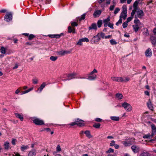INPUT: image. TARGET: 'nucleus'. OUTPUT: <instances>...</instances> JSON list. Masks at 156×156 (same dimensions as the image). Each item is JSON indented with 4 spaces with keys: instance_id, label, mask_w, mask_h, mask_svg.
<instances>
[{
    "instance_id": "f257e3e1",
    "label": "nucleus",
    "mask_w": 156,
    "mask_h": 156,
    "mask_svg": "<svg viewBox=\"0 0 156 156\" xmlns=\"http://www.w3.org/2000/svg\"><path fill=\"white\" fill-rule=\"evenodd\" d=\"M122 8V11L120 14V18L121 19L123 18V19L125 20L126 19L127 16V7L126 6L123 5Z\"/></svg>"
},
{
    "instance_id": "f03ea898",
    "label": "nucleus",
    "mask_w": 156,
    "mask_h": 156,
    "mask_svg": "<svg viewBox=\"0 0 156 156\" xmlns=\"http://www.w3.org/2000/svg\"><path fill=\"white\" fill-rule=\"evenodd\" d=\"M139 2L138 0H136L133 4V9L132 10L131 13V16H134L136 12L138 10V7H137V5Z\"/></svg>"
},
{
    "instance_id": "7ed1b4c3",
    "label": "nucleus",
    "mask_w": 156,
    "mask_h": 156,
    "mask_svg": "<svg viewBox=\"0 0 156 156\" xmlns=\"http://www.w3.org/2000/svg\"><path fill=\"white\" fill-rule=\"evenodd\" d=\"M97 70L94 69L90 73L87 79L89 80H93L95 79L97 76L96 75L93 74L97 73Z\"/></svg>"
},
{
    "instance_id": "20e7f679",
    "label": "nucleus",
    "mask_w": 156,
    "mask_h": 156,
    "mask_svg": "<svg viewBox=\"0 0 156 156\" xmlns=\"http://www.w3.org/2000/svg\"><path fill=\"white\" fill-rule=\"evenodd\" d=\"M122 106L128 112H130L132 110L131 105L127 102H124L122 104Z\"/></svg>"
},
{
    "instance_id": "39448f33",
    "label": "nucleus",
    "mask_w": 156,
    "mask_h": 156,
    "mask_svg": "<svg viewBox=\"0 0 156 156\" xmlns=\"http://www.w3.org/2000/svg\"><path fill=\"white\" fill-rule=\"evenodd\" d=\"M77 74L76 73H71L68 74L67 75V77L68 80H70L71 79L75 78H85V77H77Z\"/></svg>"
},
{
    "instance_id": "423d86ee",
    "label": "nucleus",
    "mask_w": 156,
    "mask_h": 156,
    "mask_svg": "<svg viewBox=\"0 0 156 156\" xmlns=\"http://www.w3.org/2000/svg\"><path fill=\"white\" fill-rule=\"evenodd\" d=\"M101 40V38L97 34V35L94 36L91 40V42L92 43L96 44Z\"/></svg>"
},
{
    "instance_id": "0eeeda50",
    "label": "nucleus",
    "mask_w": 156,
    "mask_h": 156,
    "mask_svg": "<svg viewBox=\"0 0 156 156\" xmlns=\"http://www.w3.org/2000/svg\"><path fill=\"white\" fill-rule=\"evenodd\" d=\"M145 55L147 57H151L152 55V51L150 48H148L145 51Z\"/></svg>"
},
{
    "instance_id": "6e6552de",
    "label": "nucleus",
    "mask_w": 156,
    "mask_h": 156,
    "mask_svg": "<svg viewBox=\"0 0 156 156\" xmlns=\"http://www.w3.org/2000/svg\"><path fill=\"white\" fill-rule=\"evenodd\" d=\"M122 143L124 146L127 147L131 145L132 144L133 142L131 141L130 139H128L126 140L122 141Z\"/></svg>"
},
{
    "instance_id": "1a4fd4ad",
    "label": "nucleus",
    "mask_w": 156,
    "mask_h": 156,
    "mask_svg": "<svg viewBox=\"0 0 156 156\" xmlns=\"http://www.w3.org/2000/svg\"><path fill=\"white\" fill-rule=\"evenodd\" d=\"M12 15L10 13H8L6 14L4 17L5 20L7 21H9L12 20Z\"/></svg>"
},
{
    "instance_id": "9d476101",
    "label": "nucleus",
    "mask_w": 156,
    "mask_h": 156,
    "mask_svg": "<svg viewBox=\"0 0 156 156\" xmlns=\"http://www.w3.org/2000/svg\"><path fill=\"white\" fill-rule=\"evenodd\" d=\"M34 122L37 125H42L44 124V122L42 120L38 119H36L33 120Z\"/></svg>"
},
{
    "instance_id": "9b49d317",
    "label": "nucleus",
    "mask_w": 156,
    "mask_h": 156,
    "mask_svg": "<svg viewBox=\"0 0 156 156\" xmlns=\"http://www.w3.org/2000/svg\"><path fill=\"white\" fill-rule=\"evenodd\" d=\"M151 126V136H153L156 133V127L154 124H152Z\"/></svg>"
},
{
    "instance_id": "f8f14e48",
    "label": "nucleus",
    "mask_w": 156,
    "mask_h": 156,
    "mask_svg": "<svg viewBox=\"0 0 156 156\" xmlns=\"http://www.w3.org/2000/svg\"><path fill=\"white\" fill-rule=\"evenodd\" d=\"M75 122H77V125L80 126H83L84 125V121L78 119L75 120Z\"/></svg>"
},
{
    "instance_id": "ddd939ff",
    "label": "nucleus",
    "mask_w": 156,
    "mask_h": 156,
    "mask_svg": "<svg viewBox=\"0 0 156 156\" xmlns=\"http://www.w3.org/2000/svg\"><path fill=\"white\" fill-rule=\"evenodd\" d=\"M46 85V83L45 82H43L42 83L40 87L38 88L37 91L38 92V91H39V92L40 93L42 91L43 88L45 87Z\"/></svg>"
},
{
    "instance_id": "4468645a",
    "label": "nucleus",
    "mask_w": 156,
    "mask_h": 156,
    "mask_svg": "<svg viewBox=\"0 0 156 156\" xmlns=\"http://www.w3.org/2000/svg\"><path fill=\"white\" fill-rule=\"evenodd\" d=\"M136 12H137V16L139 18H141L144 15L143 12L142 10H139L138 11L137 10Z\"/></svg>"
},
{
    "instance_id": "2eb2a0df",
    "label": "nucleus",
    "mask_w": 156,
    "mask_h": 156,
    "mask_svg": "<svg viewBox=\"0 0 156 156\" xmlns=\"http://www.w3.org/2000/svg\"><path fill=\"white\" fill-rule=\"evenodd\" d=\"M101 10H98L95 11L93 14V16L94 17H98L101 14Z\"/></svg>"
},
{
    "instance_id": "dca6fc26",
    "label": "nucleus",
    "mask_w": 156,
    "mask_h": 156,
    "mask_svg": "<svg viewBox=\"0 0 156 156\" xmlns=\"http://www.w3.org/2000/svg\"><path fill=\"white\" fill-rule=\"evenodd\" d=\"M147 104V106L151 110H153V107L150 99L148 100Z\"/></svg>"
},
{
    "instance_id": "f3484780",
    "label": "nucleus",
    "mask_w": 156,
    "mask_h": 156,
    "mask_svg": "<svg viewBox=\"0 0 156 156\" xmlns=\"http://www.w3.org/2000/svg\"><path fill=\"white\" fill-rule=\"evenodd\" d=\"M131 149L133 152L136 153L138 152L139 148L138 147L134 145L132 146Z\"/></svg>"
},
{
    "instance_id": "a211bd4d",
    "label": "nucleus",
    "mask_w": 156,
    "mask_h": 156,
    "mask_svg": "<svg viewBox=\"0 0 156 156\" xmlns=\"http://www.w3.org/2000/svg\"><path fill=\"white\" fill-rule=\"evenodd\" d=\"M111 79L113 81H116L119 82H121V80L122 79L121 77H112L111 78Z\"/></svg>"
},
{
    "instance_id": "6ab92c4d",
    "label": "nucleus",
    "mask_w": 156,
    "mask_h": 156,
    "mask_svg": "<svg viewBox=\"0 0 156 156\" xmlns=\"http://www.w3.org/2000/svg\"><path fill=\"white\" fill-rule=\"evenodd\" d=\"M36 154V151L34 150H32L29 152L28 156H35Z\"/></svg>"
},
{
    "instance_id": "aec40b11",
    "label": "nucleus",
    "mask_w": 156,
    "mask_h": 156,
    "mask_svg": "<svg viewBox=\"0 0 156 156\" xmlns=\"http://www.w3.org/2000/svg\"><path fill=\"white\" fill-rule=\"evenodd\" d=\"M70 53V51H59L58 52V54L61 55H63L65 54L69 53Z\"/></svg>"
},
{
    "instance_id": "412c9836",
    "label": "nucleus",
    "mask_w": 156,
    "mask_h": 156,
    "mask_svg": "<svg viewBox=\"0 0 156 156\" xmlns=\"http://www.w3.org/2000/svg\"><path fill=\"white\" fill-rule=\"evenodd\" d=\"M121 82H127L130 80V78L127 77H121Z\"/></svg>"
},
{
    "instance_id": "4be33fe9",
    "label": "nucleus",
    "mask_w": 156,
    "mask_h": 156,
    "mask_svg": "<svg viewBox=\"0 0 156 156\" xmlns=\"http://www.w3.org/2000/svg\"><path fill=\"white\" fill-rule=\"evenodd\" d=\"M97 29V26L96 24L93 23L92 24L91 26L89 27V30L91 29H94L96 30Z\"/></svg>"
},
{
    "instance_id": "5701e85b",
    "label": "nucleus",
    "mask_w": 156,
    "mask_h": 156,
    "mask_svg": "<svg viewBox=\"0 0 156 156\" xmlns=\"http://www.w3.org/2000/svg\"><path fill=\"white\" fill-rule=\"evenodd\" d=\"M4 147L5 149L6 150H8L9 148H10L8 142H5L4 143Z\"/></svg>"
},
{
    "instance_id": "b1692460",
    "label": "nucleus",
    "mask_w": 156,
    "mask_h": 156,
    "mask_svg": "<svg viewBox=\"0 0 156 156\" xmlns=\"http://www.w3.org/2000/svg\"><path fill=\"white\" fill-rule=\"evenodd\" d=\"M84 133L86 134V136L89 138H90L92 137V136L90 134V131L88 130H86L84 132Z\"/></svg>"
},
{
    "instance_id": "393cba45",
    "label": "nucleus",
    "mask_w": 156,
    "mask_h": 156,
    "mask_svg": "<svg viewBox=\"0 0 156 156\" xmlns=\"http://www.w3.org/2000/svg\"><path fill=\"white\" fill-rule=\"evenodd\" d=\"M136 16V15L135 19L134 20V23L136 24L135 25H138L141 26L142 24L140 23V20L137 19Z\"/></svg>"
},
{
    "instance_id": "a878e982",
    "label": "nucleus",
    "mask_w": 156,
    "mask_h": 156,
    "mask_svg": "<svg viewBox=\"0 0 156 156\" xmlns=\"http://www.w3.org/2000/svg\"><path fill=\"white\" fill-rule=\"evenodd\" d=\"M110 19V17H108L107 19L104 20V23L105 27H107V24L108 23V22L109 21Z\"/></svg>"
},
{
    "instance_id": "bb28decb",
    "label": "nucleus",
    "mask_w": 156,
    "mask_h": 156,
    "mask_svg": "<svg viewBox=\"0 0 156 156\" xmlns=\"http://www.w3.org/2000/svg\"><path fill=\"white\" fill-rule=\"evenodd\" d=\"M110 19V17H108L107 19L104 20V23L105 27H107V24L108 23V22L109 21Z\"/></svg>"
},
{
    "instance_id": "cd10ccee",
    "label": "nucleus",
    "mask_w": 156,
    "mask_h": 156,
    "mask_svg": "<svg viewBox=\"0 0 156 156\" xmlns=\"http://www.w3.org/2000/svg\"><path fill=\"white\" fill-rule=\"evenodd\" d=\"M15 115L16 117L19 118L20 120L23 121V115H22L18 113H15Z\"/></svg>"
},
{
    "instance_id": "c85d7f7f",
    "label": "nucleus",
    "mask_w": 156,
    "mask_h": 156,
    "mask_svg": "<svg viewBox=\"0 0 156 156\" xmlns=\"http://www.w3.org/2000/svg\"><path fill=\"white\" fill-rule=\"evenodd\" d=\"M151 41L153 44L155 45L156 44V37H151Z\"/></svg>"
},
{
    "instance_id": "c756f323",
    "label": "nucleus",
    "mask_w": 156,
    "mask_h": 156,
    "mask_svg": "<svg viewBox=\"0 0 156 156\" xmlns=\"http://www.w3.org/2000/svg\"><path fill=\"white\" fill-rule=\"evenodd\" d=\"M68 31L69 33H74L75 31V29L74 28L72 27V28L71 27L69 26L68 27Z\"/></svg>"
},
{
    "instance_id": "7c9ffc66",
    "label": "nucleus",
    "mask_w": 156,
    "mask_h": 156,
    "mask_svg": "<svg viewBox=\"0 0 156 156\" xmlns=\"http://www.w3.org/2000/svg\"><path fill=\"white\" fill-rule=\"evenodd\" d=\"M139 156H151V154L147 152H143L141 153Z\"/></svg>"
},
{
    "instance_id": "2f4dec72",
    "label": "nucleus",
    "mask_w": 156,
    "mask_h": 156,
    "mask_svg": "<svg viewBox=\"0 0 156 156\" xmlns=\"http://www.w3.org/2000/svg\"><path fill=\"white\" fill-rule=\"evenodd\" d=\"M49 36L51 38H59L61 36V35L59 34H53L49 35Z\"/></svg>"
},
{
    "instance_id": "473e14b6",
    "label": "nucleus",
    "mask_w": 156,
    "mask_h": 156,
    "mask_svg": "<svg viewBox=\"0 0 156 156\" xmlns=\"http://www.w3.org/2000/svg\"><path fill=\"white\" fill-rule=\"evenodd\" d=\"M29 146L27 145H22L21 147V150L22 151H24L29 148Z\"/></svg>"
},
{
    "instance_id": "72a5a7b5",
    "label": "nucleus",
    "mask_w": 156,
    "mask_h": 156,
    "mask_svg": "<svg viewBox=\"0 0 156 156\" xmlns=\"http://www.w3.org/2000/svg\"><path fill=\"white\" fill-rule=\"evenodd\" d=\"M6 49L3 47H2L0 48V51L3 54H5L6 53Z\"/></svg>"
},
{
    "instance_id": "f704fd0d",
    "label": "nucleus",
    "mask_w": 156,
    "mask_h": 156,
    "mask_svg": "<svg viewBox=\"0 0 156 156\" xmlns=\"http://www.w3.org/2000/svg\"><path fill=\"white\" fill-rule=\"evenodd\" d=\"M140 26V25H133V29L134 30V31L136 32L138 31L139 29V26Z\"/></svg>"
},
{
    "instance_id": "c9c22d12",
    "label": "nucleus",
    "mask_w": 156,
    "mask_h": 156,
    "mask_svg": "<svg viewBox=\"0 0 156 156\" xmlns=\"http://www.w3.org/2000/svg\"><path fill=\"white\" fill-rule=\"evenodd\" d=\"M116 97L118 99H121L122 98L123 95L121 94L118 93L116 94Z\"/></svg>"
},
{
    "instance_id": "e433bc0d",
    "label": "nucleus",
    "mask_w": 156,
    "mask_h": 156,
    "mask_svg": "<svg viewBox=\"0 0 156 156\" xmlns=\"http://www.w3.org/2000/svg\"><path fill=\"white\" fill-rule=\"evenodd\" d=\"M153 136H151V134L148 133L147 134L143 136V137L144 138H149L150 139L153 137Z\"/></svg>"
},
{
    "instance_id": "4c0bfd02",
    "label": "nucleus",
    "mask_w": 156,
    "mask_h": 156,
    "mask_svg": "<svg viewBox=\"0 0 156 156\" xmlns=\"http://www.w3.org/2000/svg\"><path fill=\"white\" fill-rule=\"evenodd\" d=\"M110 118L112 120L114 121H118L119 120V117H118L111 116Z\"/></svg>"
},
{
    "instance_id": "58836bf2",
    "label": "nucleus",
    "mask_w": 156,
    "mask_h": 156,
    "mask_svg": "<svg viewBox=\"0 0 156 156\" xmlns=\"http://www.w3.org/2000/svg\"><path fill=\"white\" fill-rule=\"evenodd\" d=\"M98 36L100 37V38L101 37L102 38H105V34L104 33H103L102 32H100V33H98Z\"/></svg>"
},
{
    "instance_id": "ea45409f",
    "label": "nucleus",
    "mask_w": 156,
    "mask_h": 156,
    "mask_svg": "<svg viewBox=\"0 0 156 156\" xmlns=\"http://www.w3.org/2000/svg\"><path fill=\"white\" fill-rule=\"evenodd\" d=\"M33 87H32V88H31L29 89H28L27 90L23 91L22 92V94H24L27 93L29 92L30 91H31L32 90H33Z\"/></svg>"
},
{
    "instance_id": "a19ab883",
    "label": "nucleus",
    "mask_w": 156,
    "mask_h": 156,
    "mask_svg": "<svg viewBox=\"0 0 156 156\" xmlns=\"http://www.w3.org/2000/svg\"><path fill=\"white\" fill-rule=\"evenodd\" d=\"M110 43L112 45H115L117 44V42L114 39H112L110 41Z\"/></svg>"
},
{
    "instance_id": "79ce46f5",
    "label": "nucleus",
    "mask_w": 156,
    "mask_h": 156,
    "mask_svg": "<svg viewBox=\"0 0 156 156\" xmlns=\"http://www.w3.org/2000/svg\"><path fill=\"white\" fill-rule=\"evenodd\" d=\"M98 26V27H101L102 24V22L101 20H98L97 22Z\"/></svg>"
},
{
    "instance_id": "37998d69",
    "label": "nucleus",
    "mask_w": 156,
    "mask_h": 156,
    "mask_svg": "<svg viewBox=\"0 0 156 156\" xmlns=\"http://www.w3.org/2000/svg\"><path fill=\"white\" fill-rule=\"evenodd\" d=\"M86 14H83L81 16V17L79 18V20L80 21L82 20H83L85 19V17Z\"/></svg>"
},
{
    "instance_id": "c03bdc74",
    "label": "nucleus",
    "mask_w": 156,
    "mask_h": 156,
    "mask_svg": "<svg viewBox=\"0 0 156 156\" xmlns=\"http://www.w3.org/2000/svg\"><path fill=\"white\" fill-rule=\"evenodd\" d=\"M32 81L34 84H37L38 83V80L37 78H34L32 80Z\"/></svg>"
},
{
    "instance_id": "a18cd8bd",
    "label": "nucleus",
    "mask_w": 156,
    "mask_h": 156,
    "mask_svg": "<svg viewBox=\"0 0 156 156\" xmlns=\"http://www.w3.org/2000/svg\"><path fill=\"white\" fill-rule=\"evenodd\" d=\"M101 125L100 123H95L93 125V126L96 128H98L100 127Z\"/></svg>"
},
{
    "instance_id": "49530a36",
    "label": "nucleus",
    "mask_w": 156,
    "mask_h": 156,
    "mask_svg": "<svg viewBox=\"0 0 156 156\" xmlns=\"http://www.w3.org/2000/svg\"><path fill=\"white\" fill-rule=\"evenodd\" d=\"M57 59V57L56 56H51L50 57V59L51 61H55Z\"/></svg>"
},
{
    "instance_id": "de8ad7c7",
    "label": "nucleus",
    "mask_w": 156,
    "mask_h": 156,
    "mask_svg": "<svg viewBox=\"0 0 156 156\" xmlns=\"http://www.w3.org/2000/svg\"><path fill=\"white\" fill-rule=\"evenodd\" d=\"M35 36L33 34H31L28 36V39L30 40L32 39Z\"/></svg>"
},
{
    "instance_id": "09e8293b",
    "label": "nucleus",
    "mask_w": 156,
    "mask_h": 156,
    "mask_svg": "<svg viewBox=\"0 0 156 156\" xmlns=\"http://www.w3.org/2000/svg\"><path fill=\"white\" fill-rule=\"evenodd\" d=\"M83 42V40L81 39H79L78 42L76 44L77 45H82V42Z\"/></svg>"
},
{
    "instance_id": "8fccbe9b",
    "label": "nucleus",
    "mask_w": 156,
    "mask_h": 156,
    "mask_svg": "<svg viewBox=\"0 0 156 156\" xmlns=\"http://www.w3.org/2000/svg\"><path fill=\"white\" fill-rule=\"evenodd\" d=\"M128 26V23L126 22H125L123 23L122 27L124 28Z\"/></svg>"
},
{
    "instance_id": "3c124183",
    "label": "nucleus",
    "mask_w": 156,
    "mask_h": 156,
    "mask_svg": "<svg viewBox=\"0 0 156 156\" xmlns=\"http://www.w3.org/2000/svg\"><path fill=\"white\" fill-rule=\"evenodd\" d=\"M114 152V150L112 148H109L108 150L106 151V153H113Z\"/></svg>"
},
{
    "instance_id": "603ef678",
    "label": "nucleus",
    "mask_w": 156,
    "mask_h": 156,
    "mask_svg": "<svg viewBox=\"0 0 156 156\" xmlns=\"http://www.w3.org/2000/svg\"><path fill=\"white\" fill-rule=\"evenodd\" d=\"M131 17H129L127 18L126 20V22L128 23L130 22L133 18V16H131Z\"/></svg>"
},
{
    "instance_id": "864d4df0",
    "label": "nucleus",
    "mask_w": 156,
    "mask_h": 156,
    "mask_svg": "<svg viewBox=\"0 0 156 156\" xmlns=\"http://www.w3.org/2000/svg\"><path fill=\"white\" fill-rule=\"evenodd\" d=\"M119 10H120V9H119V8H116L114 11V13L115 14H116L119 12Z\"/></svg>"
},
{
    "instance_id": "5fc2aeb1",
    "label": "nucleus",
    "mask_w": 156,
    "mask_h": 156,
    "mask_svg": "<svg viewBox=\"0 0 156 156\" xmlns=\"http://www.w3.org/2000/svg\"><path fill=\"white\" fill-rule=\"evenodd\" d=\"M83 42H88L89 41V40L88 38L86 37H84L82 38Z\"/></svg>"
},
{
    "instance_id": "6e6d98bb",
    "label": "nucleus",
    "mask_w": 156,
    "mask_h": 156,
    "mask_svg": "<svg viewBox=\"0 0 156 156\" xmlns=\"http://www.w3.org/2000/svg\"><path fill=\"white\" fill-rule=\"evenodd\" d=\"M122 20L120 18V19L119 21L116 23V25L117 26H118L119 24H121L122 23Z\"/></svg>"
},
{
    "instance_id": "4d7b16f0",
    "label": "nucleus",
    "mask_w": 156,
    "mask_h": 156,
    "mask_svg": "<svg viewBox=\"0 0 156 156\" xmlns=\"http://www.w3.org/2000/svg\"><path fill=\"white\" fill-rule=\"evenodd\" d=\"M115 144V141L114 140H112L111 143L110 144V145L111 146H114Z\"/></svg>"
},
{
    "instance_id": "13d9d810",
    "label": "nucleus",
    "mask_w": 156,
    "mask_h": 156,
    "mask_svg": "<svg viewBox=\"0 0 156 156\" xmlns=\"http://www.w3.org/2000/svg\"><path fill=\"white\" fill-rule=\"evenodd\" d=\"M107 26H108L109 27H110L112 29L113 28V24L111 23H109L107 24Z\"/></svg>"
},
{
    "instance_id": "bf43d9fd",
    "label": "nucleus",
    "mask_w": 156,
    "mask_h": 156,
    "mask_svg": "<svg viewBox=\"0 0 156 156\" xmlns=\"http://www.w3.org/2000/svg\"><path fill=\"white\" fill-rule=\"evenodd\" d=\"M71 25L72 26H77L78 25V24L76 22H73L71 23Z\"/></svg>"
},
{
    "instance_id": "052dcab7",
    "label": "nucleus",
    "mask_w": 156,
    "mask_h": 156,
    "mask_svg": "<svg viewBox=\"0 0 156 156\" xmlns=\"http://www.w3.org/2000/svg\"><path fill=\"white\" fill-rule=\"evenodd\" d=\"M56 151H61V148L59 145H58L56 147Z\"/></svg>"
},
{
    "instance_id": "680f3d73",
    "label": "nucleus",
    "mask_w": 156,
    "mask_h": 156,
    "mask_svg": "<svg viewBox=\"0 0 156 156\" xmlns=\"http://www.w3.org/2000/svg\"><path fill=\"white\" fill-rule=\"evenodd\" d=\"M95 121L98 122H101L102 121V119L99 118H96L95 119Z\"/></svg>"
},
{
    "instance_id": "e2e57ef3",
    "label": "nucleus",
    "mask_w": 156,
    "mask_h": 156,
    "mask_svg": "<svg viewBox=\"0 0 156 156\" xmlns=\"http://www.w3.org/2000/svg\"><path fill=\"white\" fill-rule=\"evenodd\" d=\"M76 125H77V122H73L70 124V125L72 126H74Z\"/></svg>"
},
{
    "instance_id": "0e129e2a",
    "label": "nucleus",
    "mask_w": 156,
    "mask_h": 156,
    "mask_svg": "<svg viewBox=\"0 0 156 156\" xmlns=\"http://www.w3.org/2000/svg\"><path fill=\"white\" fill-rule=\"evenodd\" d=\"M16 140L15 139H12V143L13 145H15L16 144Z\"/></svg>"
},
{
    "instance_id": "69168bd1",
    "label": "nucleus",
    "mask_w": 156,
    "mask_h": 156,
    "mask_svg": "<svg viewBox=\"0 0 156 156\" xmlns=\"http://www.w3.org/2000/svg\"><path fill=\"white\" fill-rule=\"evenodd\" d=\"M115 7V6L114 5H111L109 8V9L110 10L112 11L114 9Z\"/></svg>"
},
{
    "instance_id": "338daca9",
    "label": "nucleus",
    "mask_w": 156,
    "mask_h": 156,
    "mask_svg": "<svg viewBox=\"0 0 156 156\" xmlns=\"http://www.w3.org/2000/svg\"><path fill=\"white\" fill-rule=\"evenodd\" d=\"M18 66L17 64L16 63L15 64V66L14 67H13V69H16L18 68Z\"/></svg>"
},
{
    "instance_id": "774afa93",
    "label": "nucleus",
    "mask_w": 156,
    "mask_h": 156,
    "mask_svg": "<svg viewBox=\"0 0 156 156\" xmlns=\"http://www.w3.org/2000/svg\"><path fill=\"white\" fill-rule=\"evenodd\" d=\"M15 155L14 156H21L20 154L17 152L14 153Z\"/></svg>"
}]
</instances>
